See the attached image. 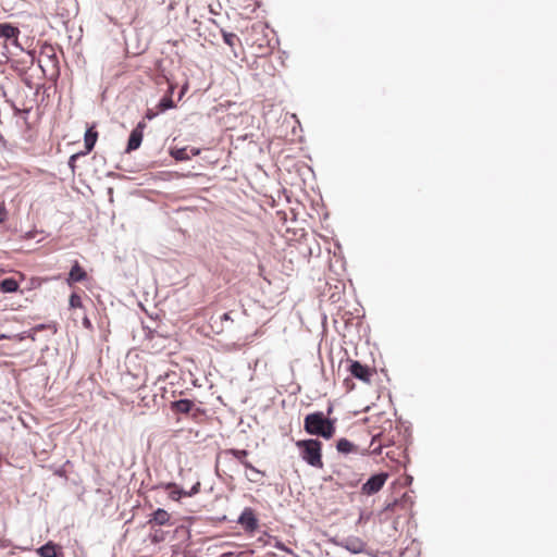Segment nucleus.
<instances>
[{
  "mask_svg": "<svg viewBox=\"0 0 557 557\" xmlns=\"http://www.w3.org/2000/svg\"><path fill=\"white\" fill-rule=\"evenodd\" d=\"M161 487H163L166 491H170L169 497L175 502H178L183 496H185L186 493V491L180 488L178 485L173 482L164 483L161 485Z\"/></svg>",
  "mask_w": 557,
  "mask_h": 557,
  "instance_id": "f8f14e48",
  "label": "nucleus"
},
{
  "mask_svg": "<svg viewBox=\"0 0 557 557\" xmlns=\"http://www.w3.org/2000/svg\"><path fill=\"white\" fill-rule=\"evenodd\" d=\"M238 523L246 531H255L258 528V519L256 518L253 509L249 507L245 508L238 518Z\"/></svg>",
  "mask_w": 557,
  "mask_h": 557,
  "instance_id": "0eeeda50",
  "label": "nucleus"
},
{
  "mask_svg": "<svg viewBox=\"0 0 557 557\" xmlns=\"http://www.w3.org/2000/svg\"><path fill=\"white\" fill-rule=\"evenodd\" d=\"M200 485H201V484H200V482H197V483H196V484L190 488V491H188V492H186V493H185V496L190 497V496H194V495H196L197 493H199V491H200Z\"/></svg>",
  "mask_w": 557,
  "mask_h": 557,
  "instance_id": "393cba45",
  "label": "nucleus"
},
{
  "mask_svg": "<svg viewBox=\"0 0 557 557\" xmlns=\"http://www.w3.org/2000/svg\"><path fill=\"white\" fill-rule=\"evenodd\" d=\"M18 282L14 278H5L0 283V289L3 293H15L18 289Z\"/></svg>",
  "mask_w": 557,
  "mask_h": 557,
  "instance_id": "6ab92c4d",
  "label": "nucleus"
},
{
  "mask_svg": "<svg viewBox=\"0 0 557 557\" xmlns=\"http://www.w3.org/2000/svg\"><path fill=\"white\" fill-rule=\"evenodd\" d=\"M174 91V86L170 85L169 87V95L164 96L158 103L157 109H159L160 112H163L168 109H172L175 107L174 101L172 100V95Z\"/></svg>",
  "mask_w": 557,
  "mask_h": 557,
  "instance_id": "f3484780",
  "label": "nucleus"
},
{
  "mask_svg": "<svg viewBox=\"0 0 557 557\" xmlns=\"http://www.w3.org/2000/svg\"><path fill=\"white\" fill-rule=\"evenodd\" d=\"M20 29L10 23H0V37L10 40L13 45L18 46Z\"/></svg>",
  "mask_w": 557,
  "mask_h": 557,
  "instance_id": "6e6552de",
  "label": "nucleus"
},
{
  "mask_svg": "<svg viewBox=\"0 0 557 557\" xmlns=\"http://www.w3.org/2000/svg\"><path fill=\"white\" fill-rule=\"evenodd\" d=\"M186 89H187V86H184V87H183V89H182V91H181V96H180V97H182V96L184 95V92L186 91Z\"/></svg>",
  "mask_w": 557,
  "mask_h": 557,
  "instance_id": "cd10ccee",
  "label": "nucleus"
},
{
  "mask_svg": "<svg viewBox=\"0 0 557 557\" xmlns=\"http://www.w3.org/2000/svg\"><path fill=\"white\" fill-rule=\"evenodd\" d=\"M69 305L71 309L83 308V301L79 295L73 293L70 296Z\"/></svg>",
  "mask_w": 557,
  "mask_h": 557,
  "instance_id": "4be33fe9",
  "label": "nucleus"
},
{
  "mask_svg": "<svg viewBox=\"0 0 557 557\" xmlns=\"http://www.w3.org/2000/svg\"><path fill=\"white\" fill-rule=\"evenodd\" d=\"M194 401L189 399H180L172 403V410L178 413H189L194 408Z\"/></svg>",
  "mask_w": 557,
  "mask_h": 557,
  "instance_id": "2eb2a0df",
  "label": "nucleus"
},
{
  "mask_svg": "<svg viewBox=\"0 0 557 557\" xmlns=\"http://www.w3.org/2000/svg\"><path fill=\"white\" fill-rule=\"evenodd\" d=\"M97 138L98 132L96 131V127L92 125L89 128H87L84 138L86 152H90L94 149Z\"/></svg>",
  "mask_w": 557,
  "mask_h": 557,
  "instance_id": "4468645a",
  "label": "nucleus"
},
{
  "mask_svg": "<svg viewBox=\"0 0 557 557\" xmlns=\"http://www.w3.org/2000/svg\"><path fill=\"white\" fill-rule=\"evenodd\" d=\"M4 338H8V336H5V335L1 334V335H0V339H4Z\"/></svg>",
  "mask_w": 557,
  "mask_h": 557,
  "instance_id": "c85d7f7f",
  "label": "nucleus"
},
{
  "mask_svg": "<svg viewBox=\"0 0 557 557\" xmlns=\"http://www.w3.org/2000/svg\"><path fill=\"white\" fill-rule=\"evenodd\" d=\"M159 112H160L159 109L157 111H153L152 109H148L145 116L148 120H152L159 114Z\"/></svg>",
  "mask_w": 557,
  "mask_h": 557,
  "instance_id": "a878e982",
  "label": "nucleus"
},
{
  "mask_svg": "<svg viewBox=\"0 0 557 557\" xmlns=\"http://www.w3.org/2000/svg\"><path fill=\"white\" fill-rule=\"evenodd\" d=\"M332 412V407L329 408L327 413L330 414Z\"/></svg>",
  "mask_w": 557,
  "mask_h": 557,
  "instance_id": "7c9ffc66",
  "label": "nucleus"
},
{
  "mask_svg": "<svg viewBox=\"0 0 557 557\" xmlns=\"http://www.w3.org/2000/svg\"><path fill=\"white\" fill-rule=\"evenodd\" d=\"M222 36H223L224 42L231 48H234L236 46V44L239 42L238 36L234 33H228V32L222 30Z\"/></svg>",
  "mask_w": 557,
  "mask_h": 557,
  "instance_id": "aec40b11",
  "label": "nucleus"
},
{
  "mask_svg": "<svg viewBox=\"0 0 557 557\" xmlns=\"http://www.w3.org/2000/svg\"><path fill=\"white\" fill-rule=\"evenodd\" d=\"M296 446L304 461L313 468H323L322 443L319 440H300L296 442Z\"/></svg>",
  "mask_w": 557,
  "mask_h": 557,
  "instance_id": "7ed1b4c3",
  "label": "nucleus"
},
{
  "mask_svg": "<svg viewBox=\"0 0 557 557\" xmlns=\"http://www.w3.org/2000/svg\"><path fill=\"white\" fill-rule=\"evenodd\" d=\"M225 455H231L234 458H236L247 470H250V472H256L259 476H264L265 473L256 467H253L246 458L248 456V450L246 449H226L224 451Z\"/></svg>",
  "mask_w": 557,
  "mask_h": 557,
  "instance_id": "423d86ee",
  "label": "nucleus"
},
{
  "mask_svg": "<svg viewBox=\"0 0 557 557\" xmlns=\"http://www.w3.org/2000/svg\"><path fill=\"white\" fill-rule=\"evenodd\" d=\"M83 325H84L86 329H91V327H92V324H91L90 320H89L87 317H84V319H83Z\"/></svg>",
  "mask_w": 557,
  "mask_h": 557,
  "instance_id": "bb28decb",
  "label": "nucleus"
},
{
  "mask_svg": "<svg viewBox=\"0 0 557 557\" xmlns=\"http://www.w3.org/2000/svg\"><path fill=\"white\" fill-rule=\"evenodd\" d=\"M170 513L162 509L158 508L153 513L151 519L149 520V523H154L157 525H165L170 522Z\"/></svg>",
  "mask_w": 557,
  "mask_h": 557,
  "instance_id": "ddd939ff",
  "label": "nucleus"
},
{
  "mask_svg": "<svg viewBox=\"0 0 557 557\" xmlns=\"http://www.w3.org/2000/svg\"><path fill=\"white\" fill-rule=\"evenodd\" d=\"M4 273L3 269H0V276Z\"/></svg>",
  "mask_w": 557,
  "mask_h": 557,
  "instance_id": "c756f323",
  "label": "nucleus"
},
{
  "mask_svg": "<svg viewBox=\"0 0 557 557\" xmlns=\"http://www.w3.org/2000/svg\"><path fill=\"white\" fill-rule=\"evenodd\" d=\"M171 156L177 161H185L189 159L187 148H177L171 150Z\"/></svg>",
  "mask_w": 557,
  "mask_h": 557,
  "instance_id": "412c9836",
  "label": "nucleus"
},
{
  "mask_svg": "<svg viewBox=\"0 0 557 557\" xmlns=\"http://www.w3.org/2000/svg\"><path fill=\"white\" fill-rule=\"evenodd\" d=\"M304 429L308 434L325 440L332 438L336 431L335 421L329 419L322 411L307 414L304 419Z\"/></svg>",
  "mask_w": 557,
  "mask_h": 557,
  "instance_id": "f257e3e1",
  "label": "nucleus"
},
{
  "mask_svg": "<svg viewBox=\"0 0 557 557\" xmlns=\"http://www.w3.org/2000/svg\"><path fill=\"white\" fill-rule=\"evenodd\" d=\"M145 127L144 123H139L136 128H134L129 135L126 151H133L139 148L143 141V128Z\"/></svg>",
  "mask_w": 557,
  "mask_h": 557,
  "instance_id": "9d476101",
  "label": "nucleus"
},
{
  "mask_svg": "<svg viewBox=\"0 0 557 557\" xmlns=\"http://www.w3.org/2000/svg\"><path fill=\"white\" fill-rule=\"evenodd\" d=\"M388 478L387 473H379L372 475L361 487V491L366 495H372L377 493L385 484Z\"/></svg>",
  "mask_w": 557,
  "mask_h": 557,
  "instance_id": "39448f33",
  "label": "nucleus"
},
{
  "mask_svg": "<svg viewBox=\"0 0 557 557\" xmlns=\"http://www.w3.org/2000/svg\"><path fill=\"white\" fill-rule=\"evenodd\" d=\"M348 370L354 377L368 384L371 382L372 376L374 375V370L356 360H350Z\"/></svg>",
  "mask_w": 557,
  "mask_h": 557,
  "instance_id": "20e7f679",
  "label": "nucleus"
},
{
  "mask_svg": "<svg viewBox=\"0 0 557 557\" xmlns=\"http://www.w3.org/2000/svg\"><path fill=\"white\" fill-rule=\"evenodd\" d=\"M246 478L252 483H260L264 476H259L256 472H251L250 474H247Z\"/></svg>",
  "mask_w": 557,
  "mask_h": 557,
  "instance_id": "b1692460",
  "label": "nucleus"
},
{
  "mask_svg": "<svg viewBox=\"0 0 557 557\" xmlns=\"http://www.w3.org/2000/svg\"><path fill=\"white\" fill-rule=\"evenodd\" d=\"M87 278V272L79 265L78 261H75L67 277V284L73 285L74 283L83 282Z\"/></svg>",
  "mask_w": 557,
  "mask_h": 557,
  "instance_id": "9b49d317",
  "label": "nucleus"
},
{
  "mask_svg": "<svg viewBox=\"0 0 557 557\" xmlns=\"http://www.w3.org/2000/svg\"><path fill=\"white\" fill-rule=\"evenodd\" d=\"M336 449L342 454H357L359 451L358 446L347 438H339L336 443Z\"/></svg>",
  "mask_w": 557,
  "mask_h": 557,
  "instance_id": "dca6fc26",
  "label": "nucleus"
},
{
  "mask_svg": "<svg viewBox=\"0 0 557 557\" xmlns=\"http://www.w3.org/2000/svg\"><path fill=\"white\" fill-rule=\"evenodd\" d=\"M37 554L40 557H62V547L52 541L47 542L45 545L37 548Z\"/></svg>",
  "mask_w": 557,
  "mask_h": 557,
  "instance_id": "1a4fd4ad",
  "label": "nucleus"
},
{
  "mask_svg": "<svg viewBox=\"0 0 557 557\" xmlns=\"http://www.w3.org/2000/svg\"><path fill=\"white\" fill-rule=\"evenodd\" d=\"M8 220V210L5 208L4 201L0 202V224L4 223Z\"/></svg>",
  "mask_w": 557,
  "mask_h": 557,
  "instance_id": "5701e85b",
  "label": "nucleus"
},
{
  "mask_svg": "<svg viewBox=\"0 0 557 557\" xmlns=\"http://www.w3.org/2000/svg\"><path fill=\"white\" fill-rule=\"evenodd\" d=\"M345 547L347 550L354 553V554H359V553H362L364 552V548H366V543L363 541H361L360 539H348L346 541V544H345Z\"/></svg>",
  "mask_w": 557,
  "mask_h": 557,
  "instance_id": "a211bd4d",
  "label": "nucleus"
},
{
  "mask_svg": "<svg viewBox=\"0 0 557 557\" xmlns=\"http://www.w3.org/2000/svg\"><path fill=\"white\" fill-rule=\"evenodd\" d=\"M380 419H383V422L379 431H376L375 428L371 430L372 440L369 449L373 455H380L383 447L392 446L395 443L394 436L392 435L393 421L385 417H380Z\"/></svg>",
  "mask_w": 557,
  "mask_h": 557,
  "instance_id": "f03ea898",
  "label": "nucleus"
}]
</instances>
